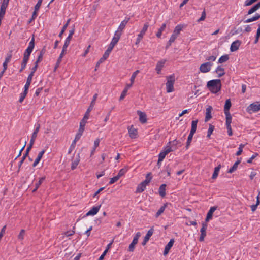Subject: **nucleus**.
Segmentation results:
<instances>
[{
  "label": "nucleus",
  "instance_id": "nucleus-43",
  "mask_svg": "<svg viewBox=\"0 0 260 260\" xmlns=\"http://www.w3.org/2000/svg\"><path fill=\"white\" fill-rule=\"evenodd\" d=\"M27 93H28V90L26 89H24V91L22 93H21L20 94V99L19 100L20 103H22L23 101V100L25 99V96H26Z\"/></svg>",
  "mask_w": 260,
  "mask_h": 260
},
{
  "label": "nucleus",
  "instance_id": "nucleus-20",
  "mask_svg": "<svg viewBox=\"0 0 260 260\" xmlns=\"http://www.w3.org/2000/svg\"><path fill=\"white\" fill-rule=\"evenodd\" d=\"M29 56L24 54L22 62L21 65V69L19 70V72H22V71L26 68L28 60H29Z\"/></svg>",
  "mask_w": 260,
  "mask_h": 260
},
{
  "label": "nucleus",
  "instance_id": "nucleus-10",
  "mask_svg": "<svg viewBox=\"0 0 260 260\" xmlns=\"http://www.w3.org/2000/svg\"><path fill=\"white\" fill-rule=\"evenodd\" d=\"M153 232H154V227L152 226L151 228V229L150 230H148L147 234L145 236L143 242H142V245L143 246H144L146 245L147 242L149 241L150 237L153 235Z\"/></svg>",
  "mask_w": 260,
  "mask_h": 260
},
{
  "label": "nucleus",
  "instance_id": "nucleus-64",
  "mask_svg": "<svg viewBox=\"0 0 260 260\" xmlns=\"http://www.w3.org/2000/svg\"><path fill=\"white\" fill-rule=\"evenodd\" d=\"M9 2V0H3L1 7L7 8Z\"/></svg>",
  "mask_w": 260,
  "mask_h": 260
},
{
  "label": "nucleus",
  "instance_id": "nucleus-61",
  "mask_svg": "<svg viewBox=\"0 0 260 260\" xmlns=\"http://www.w3.org/2000/svg\"><path fill=\"white\" fill-rule=\"evenodd\" d=\"M206 11H205V10L204 9V11L202 13L201 17L198 20V21L200 22V21H204L206 18Z\"/></svg>",
  "mask_w": 260,
  "mask_h": 260
},
{
  "label": "nucleus",
  "instance_id": "nucleus-34",
  "mask_svg": "<svg viewBox=\"0 0 260 260\" xmlns=\"http://www.w3.org/2000/svg\"><path fill=\"white\" fill-rule=\"evenodd\" d=\"M220 168H221L220 165H219L217 167H216L214 168V171L213 174L212 176V178L213 179H215L217 177Z\"/></svg>",
  "mask_w": 260,
  "mask_h": 260
},
{
  "label": "nucleus",
  "instance_id": "nucleus-18",
  "mask_svg": "<svg viewBox=\"0 0 260 260\" xmlns=\"http://www.w3.org/2000/svg\"><path fill=\"white\" fill-rule=\"evenodd\" d=\"M212 110V107L211 106H209L208 107L206 110V116L205 118V121L207 122L209 121L211 118V112Z\"/></svg>",
  "mask_w": 260,
  "mask_h": 260
},
{
  "label": "nucleus",
  "instance_id": "nucleus-27",
  "mask_svg": "<svg viewBox=\"0 0 260 260\" xmlns=\"http://www.w3.org/2000/svg\"><path fill=\"white\" fill-rule=\"evenodd\" d=\"M34 75H32V73H30L27 78L26 82L24 86V89H26L28 90L30 85L31 84L32 79Z\"/></svg>",
  "mask_w": 260,
  "mask_h": 260
},
{
  "label": "nucleus",
  "instance_id": "nucleus-19",
  "mask_svg": "<svg viewBox=\"0 0 260 260\" xmlns=\"http://www.w3.org/2000/svg\"><path fill=\"white\" fill-rule=\"evenodd\" d=\"M133 85L132 84H127L124 90L122 91L121 95L119 98V101H121L124 99L125 97L128 90Z\"/></svg>",
  "mask_w": 260,
  "mask_h": 260
},
{
  "label": "nucleus",
  "instance_id": "nucleus-32",
  "mask_svg": "<svg viewBox=\"0 0 260 260\" xmlns=\"http://www.w3.org/2000/svg\"><path fill=\"white\" fill-rule=\"evenodd\" d=\"M241 162L240 160H237L234 164V165L228 170L229 173H232L236 171L238 168V165Z\"/></svg>",
  "mask_w": 260,
  "mask_h": 260
},
{
  "label": "nucleus",
  "instance_id": "nucleus-51",
  "mask_svg": "<svg viewBox=\"0 0 260 260\" xmlns=\"http://www.w3.org/2000/svg\"><path fill=\"white\" fill-rule=\"evenodd\" d=\"M63 55H63V54L60 53V55H59V57H58V59L57 60V62L56 63V65H55V66L54 67V71H55L57 69V68L59 67V66L60 62H61V59H62Z\"/></svg>",
  "mask_w": 260,
  "mask_h": 260
},
{
  "label": "nucleus",
  "instance_id": "nucleus-47",
  "mask_svg": "<svg viewBox=\"0 0 260 260\" xmlns=\"http://www.w3.org/2000/svg\"><path fill=\"white\" fill-rule=\"evenodd\" d=\"M127 171V168H122L119 171L117 176L120 178L121 176H123Z\"/></svg>",
  "mask_w": 260,
  "mask_h": 260
},
{
  "label": "nucleus",
  "instance_id": "nucleus-12",
  "mask_svg": "<svg viewBox=\"0 0 260 260\" xmlns=\"http://www.w3.org/2000/svg\"><path fill=\"white\" fill-rule=\"evenodd\" d=\"M241 43V41L238 40L234 41L231 45V47H230L231 51L234 52V51H237L239 49Z\"/></svg>",
  "mask_w": 260,
  "mask_h": 260
},
{
  "label": "nucleus",
  "instance_id": "nucleus-44",
  "mask_svg": "<svg viewBox=\"0 0 260 260\" xmlns=\"http://www.w3.org/2000/svg\"><path fill=\"white\" fill-rule=\"evenodd\" d=\"M80 159H79V156L78 155V158H76L74 161L72 162V165H71V169L72 170H74L78 166L79 162Z\"/></svg>",
  "mask_w": 260,
  "mask_h": 260
},
{
  "label": "nucleus",
  "instance_id": "nucleus-11",
  "mask_svg": "<svg viewBox=\"0 0 260 260\" xmlns=\"http://www.w3.org/2000/svg\"><path fill=\"white\" fill-rule=\"evenodd\" d=\"M128 133L129 137L132 139H135L137 137L138 132L137 129L135 128L133 125H131L128 128Z\"/></svg>",
  "mask_w": 260,
  "mask_h": 260
},
{
  "label": "nucleus",
  "instance_id": "nucleus-30",
  "mask_svg": "<svg viewBox=\"0 0 260 260\" xmlns=\"http://www.w3.org/2000/svg\"><path fill=\"white\" fill-rule=\"evenodd\" d=\"M166 185L162 184L159 188V193L161 197H164L166 196Z\"/></svg>",
  "mask_w": 260,
  "mask_h": 260
},
{
  "label": "nucleus",
  "instance_id": "nucleus-49",
  "mask_svg": "<svg viewBox=\"0 0 260 260\" xmlns=\"http://www.w3.org/2000/svg\"><path fill=\"white\" fill-rule=\"evenodd\" d=\"M140 236H141L140 232H137L133 238L132 243H133L134 244L135 243L137 244L138 242V240Z\"/></svg>",
  "mask_w": 260,
  "mask_h": 260
},
{
  "label": "nucleus",
  "instance_id": "nucleus-59",
  "mask_svg": "<svg viewBox=\"0 0 260 260\" xmlns=\"http://www.w3.org/2000/svg\"><path fill=\"white\" fill-rule=\"evenodd\" d=\"M45 179V177H43L40 178L39 181L36 183L35 186L37 187V188H38L40 185L42 183V182L44 181Z\"/></svg>",
  "mask_w": 260,
  "mask_h": 260
},
{
  "label": "nucleus",
  "instance_id": "nucleus-58",
  "mask_svg": "<svg viewBox=\"0 0 260 260\" xmlns=\"http://www.w3.org/2000/svg\"><path fill=\"white\" fill-rule=\"evenodd\" d=\"M143 35L140 33L138 35V37L137 38V40H136V41L135 42V44L136 45H138L139 44V43L140 42V41L142 40L143 39Z\"/></svg>",
  "mask_w": 260,
  "mask_h": 260
},
{
  "label": "nucleus",
  "instance_id": "nucleus-39",
  "mask_svg": "<svg viewBox=\"0 0 260 260\" xmlns=\"http://www.w3.org/2000/svg\"><path fill=\"white\" fill-rule=\"evenodd\" d=\"M198 122V120H193L191 122V130L190 132H191V133H195L196 129H197Z\"/></svg>",
  "mask_w": 260,
  "mask_h": 260
},
{
  "label": "nucleus",
  "instance_id": "nucleus-2",
  "mask_svg": "<svg viewBox=\"0 0 260 260\" xmlns=\"http://www.w3.org/2000/svg\"><path fill=\"white\" fill-rule=\"evenodd\" d=\"M167 81L166 83L167 92H172L174 90V84L175 81V75L172 74L167 77Z\"/></svg>",
  "mask_w": 260,
  "mask_h": 260
},
{
  "label": "nucleus",
  "instance_id": "nucleus-38",
  "mask_svg": "<svg viewBox=\"0 0 260 260\" xmlns=\"http://www.w3.org/2000/svg\"><path fill=\"white\" fill-rule=\"evenodd\" d=\"M194 133H191V132H190V134L188 137L187 142H186V149H188L189 146H190L191 141L192 140L193 136L194 135Z\"/></svg>",
  "mask_w": 260,
  "mask_h": 260
},
{
  "label": "nucleus",
  "instance_id": "nucleus-5",
  "mask_svg": "<svg viewBox=\"0 0 260 260\" xmlns=\"http://www.w3.org/2000/svg\"><path fill=\"white\" fill-rule=\"evenodd\" d=\"M112 49L108 47L107 49L105 51L103 56L100 59L96 64V68L98 67L101 63L103 62L109 56L110 53L112 51Z\"/></svg>",
  "mask_w": 260,
  "mask_h": 260
},
{
  "label": "nucleus",
  "instance_id": "nucleus-60",
  "mask_svg": "<svg viewBox=\"0 0 260 260\" xmlns=\"http://www.w3.org/2000/svg\"><path fill=\"white\" fill-rule=\"evenodd\" d=\"M6 8L1 7L0 8V18H3L5 14Z\"/></svg>",
  "mask_w": 260,
  "mask_h": 260
},
{
  "label": "nucleus",
  "instance_id": "nucleus-3",
  "mask_svg": "<svg viewBox=\"0 0 260 260\" xmlns=\"http://www.w3.org/2000/svg\"><path fill=\"white\" fill-rule=\"evenodd\" d=\"M122 35V32H120V31L117 30L115 31L114 34V36L112 40V41L111 42L109 47H111V49H113L114 46L117 43L119 40L120 38V36Z\"/></svg>",
  "mask_w": 260,
  "mask_h": 260
},
{
  "label": "nucleus",
  "instance_id": "nucleus-45",
  "mask_svg": "<svg viewBox=\"0 0 260 260\" xmlns=\"http://www.w3.org/2000/svg\"><path fill=\"white\" fill-rule=\"evenodd\" d=\"M89 116H87V118H85V115H84L83 119L81 120L80 122V126L81 127L84 128L85 125L87 122V120L89 118Z\"/></svg>",
  "mask_w": 260,
  "mask_h": 260
},
{
  "label": "nucleus",
  "instance_id": "nucleus-48",
  "mask_svg": "<svg viewBox=\"0 0 260 260\" xmlns=\"http://www.w3.org/2000/svg\"><path fill=\"white\" fill-rule=\"evenodd\" d=\"M25 234V230L22 229L20 231L19 235H18V239L19 240H23L24 239Z\"/></svg>",
  "mask_w": 260,
  "mask_h": 260
},
{
  "label": "nucleus",
  "instance_id": "nucleus-53",
  "mask_svg": "<svg viewBox=\"0 0 260 260\" xmlns=\"http://www.w3.org/2000/svg\"><path fill=\"white\" fill-rule=\"evenodd\" d=\"M40 125L39 124H38V125H37L35 131H34L32 134V136L31 137H33L34 138H37V134L39 131V129H40Z\"/></svg>",
  "mask_w": 260,
  "mask_h": 260
},
{
  "label": "nucleus",
  "instance_id": "nucleus-50",
  "mask_svg": "<svg viewBox=\"0 0 260 260\" xmlns=\"http://www.w3.org/2000/svg\"><path fill=\"white\" fill-rule=\"evenodd\" d=\"M151 173L150 172L148 173L146 175V179L144 181H143L145 184H148L150 182V181L152 179V177L151 176Z\"/></svg>",
  "mask_w": 260,
  "mask_h": 260
},
{
  "label": "nucleus",
  "instance_id": "nucleus-62",
  "mask_svg": "<svg viewBox=\"0 0 260 260\" xmlns=\"http://www.w3.org/2000/svg\"><path fill=\"white\" fill-rule=\"evenodd\" d=\"M166 156L163 151L161 152L158 155L159 162H161Z\"/></svg>",
  "mask_w": 260,
  "mask_h": 260
},
{
  "label": "nucleus",
  "instance_id": "nucleus-24",
  "mask_svg": "<svg viewBox=\"0 0 260 260\" xmlns=\"http://www.w3.org/2000/svg\"><path fill=\"white\" fill-rule=\"evenodd\" d=\"M129 19H130L129 18H127V17L125 18V19L121 22L120 25L118 27L117 30L120 31V32H122V31L124 29L125 25L128 23Z\"/></svg>",
  "mask_w": 260,
  "mask_h": 260
},
{
  "label": "nucleus",
  "instance_id": "nucleus-17",
  "mask_svg": "<svg viewBox=\"0 0 260 260\" xmlns=\"http://www.w3.org/2000/svg\"><path fill=\"white\" fill-rule=\"evenodd\" d=\"M174 242V239H172L170 240V241L168 242V243L166 245V246L165 247V250L164 251V255H166L168 253L170 249L173 246Z\"/></svg>",
  "mask_w": 260,
  "mask_h": 260
},
{
  "label": "nucleus",
  "instance_id": "nucleus-52",
  "mask_svg": "<svg viewBox=\"0 0 260 260\" xmlns=\"http://www.w3.org/2000/svg\"><path fill=\"white\" fill-rule=\"evenodd\" d=\"M214 129V126L212 124H210L209 129L208 130V134H207V137L208 138H210V137L211 135L212 134Z\"/></svg>",
  "mask_w": 260,
  "mask_h": 260
},
{
  "label": "nucleus",
  "instance_id": "nucleus-41",
  "mask_svg": "<svg viewBox=\"0 0 260 260\" xmlns=\"http://www.w3.org/2000/svg\"><path fill=\"white\" fill-rule=\"evenodd\" d=\"M70 20H71L70 19H68V21H67L66 23L62 27V29L58 35L59 37H62V35L64 32L67 27H68V26L70 23Z\"/></svg>",
  "mask_w": 260,
  "mask_h": 260
},
{
  "label": "nucleus",
  "instance_id": "nucleus-7",
  "mask_svg": "<svg viewBox=\"0 0 260 260\" xmlns=\"http://www.w3.org/2000/svg\"><path fill=\"white\" fill-rule=\"evenodd\" d=\"M34 46H35V38H34V37L33 36L31 41L29 43L28 47L25 50V51L24 53V54L30 56V55L33 50Z\"/></svg>",
  "mask_w": 260,
  "mask_h": 260
},
{
  "label": "nucleus",
  "instance_id": "nucleus-25",
  "mask_svg": "<svg viewBox=\"0 0 260 260\" xmlns=\"http://www.w3.org/2000/svg\"><path fill=\"white\" fill-rule=\"evenodd\" d=\"M260 8V2L257 4L254 5L252 7H251L248 11L247 14L250 15L255 11H256L258 9Z\"/></svg>",
  "mask_w": 260,
  "mask_h": 260
},
{
  "label": "nucleus",
  "instance_id": "nucleus-14",
  "mask_svg": "<svg viewBox=\"0 0 260 260\" xmlns=\"http://www.w3.org/2000/svg\"><path fill=\"white\" fill-rule=\"evenodd\" d=\"M166 61V60L165 59H163L158 61V62L157 63L155 70L157 74H159L160 73L161 70L164 67V64Z\"/></svg>",
  "mask_w": 260,
  "mask_h": 260
},
{
  "label": "nucleus",
  "instance_id": "nucleus-9",
  "mask_svg": "<svg viewBox=\"0 0 260 260\" xmlns=\"http://www.w3.org/2000/svg\"><path fill=\"white\" fill-rule=\"evenodd\" d=\"M207 228V224L206 223H203L201 229V235L199 238V241L202 242L204 240V238L206 235V230Z\"/></svg>",
  "mask_w": 260,
  "mask_h": 260
},
{
  "label": "nucleus",
  "instance_id": "nucleus-29",
  "mask_svg": "<svg viewBox=\"0 0 260 260\" xmlns=\"http://www.w3.org/2000/svg\"><path fill=\"white\" fill-rule=\"evenodd\" d=\"M45 49L43 48L40 52L39 55L38 57V58L37 60L35 61V64H38L39 62H40L42 59L44 54L45 53Z\"/></svg>",
  "mask_w": 260,
  "mask_h": 260
},
{
  "label": "nucleus",
  "instance_id": "nucleus-37",
  "mask_svg": "<svg viewBox=\"0 0 260 260\" xmlns=\"http://www.w3.org/2000/svg\"><path fill=\"white\" fill-rule=\"evenodd\" d=\"M229 59V56L228 54H225L221 56L218 59V63H223L226 62Z\"/></svg>",
  "mask_w": 260,
  "mask_h": 260
},
{
  "label": "nucleus",
  "instance_id": "nucleus-13",
  "mask_svg": "<svg viewBox=\"0 0 260 260\" xmlns=\"http://www.w3.org/2000/svg\"><path fill=\"white\" fill-rule=\"evenodd\" d=\"M101 207V205H99V206H94L93 207L91 210H90L84 216H87L89 215H94L97 214V213L99 212L100 208Z\"/></svg>",
  "mask_w": 260,
  "mask_h": 260
},
{
  "label": "nucleus",
  "instance_id": "nucleus-4",
  "mask_svg": "<svg viewBox=\"0 0 260 260\" xmlns=\"http://www.w3.org/2000/svg\"><path fill=\"white\" fill-rule=\"evenodd\" d=\"M259 110H260V103L258 102L253 103L247 107V111L250 113Z\"/></svg>",
  "mask_w": 260,
  "mask_h": 260
},
{
  "label": "nucleus",
  "instance_id": "nucleus-23",
  "mask_svg": "<svg viewBox=\"0 0 260 260\" xmlns=\"http://www.w3.org/2000/svg\"><path fill=\"white\" fill-rule=\"evenodd\" d=\"M45 152V150H43L39 153L37 157L35 160V161L34 162V163L32 164V167H35L37 165V164L39 162V161L42 158V156H43V154H44Z\"/></svg>",
  "mask_w": 260,
  "mask_h": 260
},
{
  "label": "nucleus",
  "instance_id": "nucleus-46",
  "mask_svg": "<svg viewBox=\"0 0 260 260\" xmlns=\"http://www.w3.org/2000/svg\"><path fill=\"white\" fill-rule=\"evenodd\" d=\"M139 73V70H137L133 73V74L131 77V79H130V80H131L130 84H132V85H133L134 84V81H135V79Z\"/></svg>",
  "mask_w": 260,
  "mask_h": 260
},
{
  "label": "nucleus",
  "instance_id": "nucleus-33",
  "mask_svg": "<svg viewBox=\"0 0 260 260\" xmlns=\"http://www.w3.org/2000/svg\"><path fill=\"white\" fill-rule=\"evenodd\" d=\"M243 31V29L241 27H234L233 29L231 31V33L232 35H235L237 34H241Z\"/></svg>",
  "mask_w": 260,
  "mask_h": 260
},
{
  "label": "nucleus",
  "instance_id": "nucleus-31",
  "mask_svg": "<svg viewBox=\"0 0 260 260\" xmlns=\"http://www.w3.org/2000/svg\"><path fill=\"white\" fill-rule=\"evenodd\" d=\"M231 107V102L230 99H227L225 101V103L224 107V113L230 112V109Z\"/></svg>",
  "mask_w": 260,
  "mask_h": 260
},
{
  "label": "nucleus",
  "instance_id": "nucleus-56",
  "mask_svg": "<svg viewBox=\"0 0 260 260\" xmlns=\"http://www.w3.org/2000/svg\"><path fill=\"white\" fill-rule=\"evenodd\" d=\"M149 27V24L148 23H146L144 25V26L142 29V30L141 31L140 33L143 34V35H144V34H145L146 31L147 30V29Z\"/></svg>",
  "mask_w": 260,
  "mask_h": 260
},
{
  "label": "nucleus",
  "instance_id": "nucleus-1",
  "mask_svg": "<svg viewBox=\"0 0 260 260\" xmlns=\"http://www.w3.org/2000/svg\"><path fill=\"white\" fill-rule=\"evenodd\" d=\"M207 86L211 92L216 93L221 90V80L220 79L210 80L207 82Z\"/></svg>",
  "mask_w": 260,
  "mask_h": 260
},
{
  "label": "nucleus",
  "instance_id": "nucleus-36",
  "mask_svg": "<svg viewBox=\"0 0 260 260\" xmlns=\"http://www.w3.org/2000/svg\"><path fill=\"white\" fill-rule=\"evenodd\" d=\"M226 116V126L231 125L232 117L230 112L224 113Z\"/></svg>",
  "mask_w": 260,
  "mask_h": 260
},
{
  "label": "nucleus",
  "instance_id": "nucleus-55",
  "mask_svg": "<svg viewBox=\"0 0 260 260\" xmlns=\"http://www.w3.org/2000/svg\"><path fill=\"white\" fill-rule=\"evenodd\" d=\"M173 151V150L172 149L171 147L167 146L165 148V149L163 151V152L167 155L169 153Z\"/></svg>",
  "mask_w": 260,
  "mask_h": 260
},
{
  "label": "nucleus",
  "instance_id": "nucleus-16",
  "mask_svg": "<svg viewBox=\"0 0 260 260\" xmlns=\"http://www.w3.org/2000/svg\"><path fill=\"white\" fill-rule=\"evenodd\" d=\"M217 207L215 206L211 207L207 213V216L205 219L206 222H208L209 220L211 219L213 216V212L216 210Z\"/></svg>",
  "mask_w": 260,
  "mask_h": 260
},
{
  "label": "nucleus",
  "instance_id": "nucleus-57",
  "mask_svg": "<svg viewBox=\"0 0 260 260\" xmlns=\"http://www.w3.org/2000/svg\"><path fill=\"white\" fill-rule=\"evenodd\" d=\"M42 2H43V0H38L37 4L35 5V6L34 7V9H35V11H38V10H39L41 6Z\"/></svg>",
  "mask_w": 260,
  "mask_h": 260
},
{
  "label": "nucleus",
  "instance_id": "nucleus-8",
  "mask_svg": "<svg viewBox=\"0 0 260 260\" xmlns=\"http://www.w3.org/2000/svg\"><path fill=\"white\" fill-rule=\"evenodd\" d=\"M98 94L97 93H95L93 96V99H92V100L91 101V103H90V104L89 106V107L88 108L85 114L84 115H85V118H87V116H89V113L90 112H91V111L93 109V107L95 105V101L96 100V99L98 98Z\"/></svg>",
  "mask_w": 260,
  "mask_h": 260
},
{
  "label": "nucleus",
  "instance_id": "nucleus-21",
  "mask_svg": "<svg viewBox=\"0 0 260 260\" xmlns=\"http://www.w3.org/2000/svg\"><path fill=\"white\" fill-rule=\"evenodd\" d=\"M215 73L218 74V77H221L225 75L224 69L221 66H218L215 70Z\"/></svg>",
  "mask_w": 260,
  "mask_h": 260
},
{
  "label": "nucleus",
  "instance_id": "nucleus-54",
  "mask_svg": "<svg viewBox=\"0 0 260 260\" xmlns=\"http://www.w3.org/2000/svg\"><path fill=\"white\" fill-rule=\"evenodd\" d=\"M37 12L38 11H35V9H34V11L32 13V16H31V18L28 21V24H30L37 17Z\"/></svg>",
  "mask_w": 260,
  "mask_h": 260
},
{
  "label": "nucleus",
  "instance_id": "nucleus-40",
  "mask_svg": "<svg viewBox=\"0 0 260 260\" xmlns=\"http://www.w3.org/2000/svg\"><path fill=\"white\" fill-rule=\"evenodd\" d=\"M182 28L183 27L181 25H177L174 30L173 34H175L177 36L182 30Z\"/></svg>",
  "mask_w": 260,
  "mask_h": 260
},
{
  "label": "nucleus",
  "instance_id": "nucleus-42",
  "mask_svg": "<svg viewBox=\"0 0 260 260\" xmlns=\"http://www.w3.org/2000/svg\"><path fill=\"white\" fill-rule=\"evenodd\" d=\"M166 27V24L165 23L162 24L161 27L159 29L158 32L156 34V36L158 38H160L162 35V31L165 30Z\"/></svg>",
  "mask_w": 260,
  "mask_h": 260
},
{
  "label": "nucleus",
  "instance_id": "nucleus-6",
  "mask_svg": "<svg viewBox=\"0 0 260 260\" xmlns=\"http://www.w3.org/2000/svg\"><path fill=\"white\" fill-rule=\"evenodd\" d=\"M213 63L210 62H207L202 64L200 67V71L202 73H207L209 72L211 69Z\"/></svg>",
  "mask_w": 260,
  "mask_h": 260
},
{
  "label": "nucleus",
  "instance_id": "nucleus-22",
  "mask_svg": "<svg viewBox=\"0 0 260 260\" xmlns=\"http://www.w3.org/2000/svg\"><path fill=\"white\" fill-rule=\"evenodd\" d=\"M147 184H145L144 181L142 182L140 184H139L136 189V193H141L146 188Z\"/></svg>",
  "mask_w": 260,
  "mask_h": 260
},
{
  "label": "nucleus",
  "instance_id": "nucleus-63",
  "mask_svg": "<svg viewBox=\"0 0 260 260\" xmlns=\"http://www.w3.org/2000/svg\"><path fill=\"white\" fill-rule=\"evenodd\" d=\"M119 178L116 175V176L110 179L109 184H112L119 180Z\"/></svg>",
  "mask_w": 260,
  "mask_h": 260
},
{
  "label": "nucleus",
  "instance_id": "nucleus-28",
  "mask_svg": "<svg viewBox=\"0 0 260 260\" xmlns=\"http://www.w3.org/2000/svg\"><path fill=\"white\" fill-rule=\"evenodd\" d=\"M260 18V14L258 13H256L254 16L248 18L244 21L245 23H250L254 21H256Z\"/></svg>",
  "mask_w": 260,
  "mask_h": 260
},
{
  "label": "nucleus",
  "instance_id": "nucleus-26",
  "mask_svg": "<svg viewBox=\"0 0 260 260\" xmlns=\"http://www.w3.org/2000/svg\"><path fill=\"white\" fill-rule=\"evenodd\" d=\"M11 58H12V55L11 54H8L7 57L5 58V60L3 64V70H4L6 71V70L7 69L8 63L10 62Z\"/></svg>",
  "mask_w": 260,
  "mask_h": 260
},
{
  "label": "nucleus",
  "instance_id": "nucleus-35",
  "mask_svg": "<svg viewBox=\"0 0 260 260\" xmlns=\"http://www.w3.org/2000/svg\"><path fill=\"white\" fill-rule=\"evenodd\" d=\"M167 205H168V203H166V204H165L162 206H161L159 208V209L158 210V211L156 212V213L155 214L156 217H159L164 212V211L165 210L166 208L167 207Z\"/></svg>",
  "mask_w": 260,
  "mask_h": 260
},
{
  "label": "nucleus",
  "instance_id": "nucleus-15",
  "mask_svg": "<svg viewBox=\"0 0 260 260\" xmlns=\"http://www.w3.org/2000/svg\"><path fill=\"white\" fill-rule=\"evenodd\" d=\"M137 113L139 116V120L141 123H145L147 122L146 114L141 111H137Z\"/></svg>",
  "mask_w": 260,
  "mask_h": 260
}]
</instances>
